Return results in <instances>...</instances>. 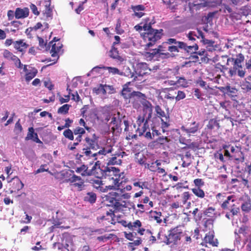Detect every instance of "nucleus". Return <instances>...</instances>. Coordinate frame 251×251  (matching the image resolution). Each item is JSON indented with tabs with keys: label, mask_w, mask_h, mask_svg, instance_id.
Returning a JSON list of instances; mask_svg holds the SVG:
<instances>
[{
	"label": "nucleus",
	"mask_w": 251,
	"mask_h": 251,
	"mask_svg": "<svg viewBox=\"0 0 251 251\" xmlns=\"http://www.w3.org/2000/svg\"><path fill=\"white\" fill-rule=\"evenodd\" d=\"M106 175L111 176L110 181H112V184L105 185L102 183L101 179L99 177L91 180V183L93 187L101 192H106L109 190L115 189L116 186L119 184L120 170L115 167H107L104 170Z\"/></svg>",
	"instance_id": "nucleus-1"
},
{
	"label": "nucleus",
	"mask_w": 251,
	"mask_h": 251,
	"mask_svg": "<svg viewBox=\"0 0 251 251\" xmlns=\"http://www.w3.org/2000/svg\"><path fill=\"white\" fill-rule=\"evenodd\" d=\"M85 141L87 147L82 149V153L87 157L94 158L96 160L98 157L102 158L103 155L111 153L113 151L112 147L109 145L100 148L95 139L86 137Z\"/></svg>",
	"instance_id": "nucleus-2"
},
{
	"label": "nucleus",
	"mask_w": 251,
	"mask_h": 251,
	"mask_svg": "<svg viewBox=\"0 0 251 251\" xmlns=\"http://www.w3.org/2000/svg\"><path fill=\"white\" fill-rule=\"evenodd\" d=\"M134 28L136 30H142L143 29L145 31L143 38L147 42L146 46L149 48L154 45L161 38L160 32L151 28L150 24L146 23L143 25H137Z\"/></svg>",
	"instance_id": "nucleus-3"
},
{
	"label": "nucleus",
	"mask_w": 251,
	"mask_h": 251,
	"mask_svg": "<svg viewBox=\"0 0 251 251\" xmlns=\"http://www.w3.org/2000/svg\"><path fill=\"white\" fill-rule=\"evenodd\" d=\"M183 236L182 230L179 226H176L169 230L167 234H163L159 232L158 238L167 245H176Z\"/></svg>",
	"instance_id": "nucleus-4"
},
{
	"label": "nucleus",
	"mask_w": 251,
	"mask_h": 251,
	"mask_svg": "<svg viewBox=\"0 0 251 251\" xmlns=\"http://www.w3.org/2000/svg\"><path fill=\"white\" fill-rule=\"evenodd\" d=\"M189 41H192L194 44L197 39H201V42L204 45H208L209 46H213L214 42L212 40L206 39L204 38L202 32L199 29H197L194 31H190L186 35Z\"/></svg>",
	"instance_id": "nucleus-5"
},
{
	"label": "nucleus",
	"mask_w": 251,
	"mask_h": 251,
	"mask_svg": "<svg viewBox=\"0 0 251 251\" xmlns=\"http://www.w3.org/2000/svg\"><path fill=\"white\" fill-rule=\"evenodd\" d=\"M165 43H167V45L171 44L177 45L179 48L184 49L187 52L190 53H195L198 50L197 43H195L192 45H188L184 42L177 41L175 39L170 38L167 40Z\"/></svg>",
	"instance_id": "nucleus-6"
},
{
	"label": "nucleus",
	"mask_w": 251,
	"mask_h": 251,
	"mask_svg": "<svg viewBox=\"0 0 251 251\" xmlns=\"http://www.w3.org/2000/svg\"><path fill=\"white\" fill-rule=\"evenodd\" d=\"M144 105V111L146 112V114H148V117L146 119L145 123L141 126H139L137 128V130L139 131V135H143L144 133L147 131V129H149L148 120L151 118L152 114L151 104L149 102H145Z\"/></svg>",
	"instance_id": "nucleus-7"
},
{
	"label": "nucleus",
	"mask_w": 251,
	"mask_h": 251,
	"mask_svg": "<svg viewBox=\"0 0 251 251\" xmlns=\"http://www.w3.org/2000/svg\"><path fill=\"white\" fill-rule=\"evenodd\" d=\"M99 169H100V163L98 161L95 163L90 170H88V167L87 166L82 165L80 167L77 168L75 171L76 173L80 174L82 176H87L98 173L97 170Z\"/></svg>",
	"instance_id": "nucleus-8"
},
{
	"label": "nucleus",
	"mask_w": 251,
	"mask_h": 251,
	"mask_svg": "<svg viewBox=\"0 0 251 251\" xmlns=\"http://www.w3.org/2000/svg\"><path fill=\"white\" fill-rule=\"evenodd\" d=\"M21 69H23V71L25 73V80L27 82L32 79L38 73V71L35 68L23 64Z\"/></svg>",
	"instance_id": "nucleus-9"
},
{
	"label": "nucleus",
	"mask_w": 251,
	"mask_h": 251,
	"mask_svg": "<svg viewBox=\"0 0 251 251\" xmlns=\"http://www.w3.org/2000/svg\"><path fill=\"white\" fill-rule=\"evenodd\" d=\"M2 54L3 56L6 59L13 61L17 67L20 69L22 68L23 64L21 63L20 60L10 51L7 50H4Z\"/></svg>",
	"instance_id": "nucleus-10"
},
{
	"label": "nucleus",
	"mask_w": 251,
	"mask_h": 251,
	"mask_svg": "<svg viewBox=\"0 0 251 251\" xmlns=\"http://www.w3.org/2000/svg\"><path fill=\"white\" fill-rule=\"evenodd\" d=\"M126 155L124 151H120L114 154L112 157L109 158L108 160L107 164L110 167V165H120L122 163V158Z\"/></svg>",
	"instance_id": "nucleus-11"
},
{
	"label": "nucleus",
	"mask_w": 251,
	"mask_h": 251,
	"mask_svg": "<svg viewBox=\"0 0 251 251\" xmlns=\"http://www.w3.org/2000/svg\"><path fill=\"white\" fill-rule=\"evenodd\" d=\"M234 233L235 234V240L237 242H240V241L241 237L240 235H239V234H242L245 238V240H246L247 241H248V238L250 234V231L247 226H242L238 229V231L235 230Z\"/></svg>",
	"instance_id": "nucleus-12"
},
{
	"label": "nucleus",
	"mask_w": 251,
	"mask_h": 251,
	"mask_svg": "<svg viewBox=\"0 0 251 251\" xmlns=\"http://www.w3.org/2000/svg\"><path fill=\"white\" fill-rule=\"evenodd\" d=\"M157 51V55L158 57L168 58L170 56V53L167 52L168 47L167 43H163L162 45H159L157 48L155 49Z\"/></svg>",
	"instance_id": "nucleus-13"
},
{
	"label": "nucleus",
	"mask_w": 251,
	"mask_h": 251,
	"mask_svg": "<svg viewBox=\"0 0 251 251\" xmlns=\"http://www.w3.org/2000/svg\"><path fill=\"white\" fill-rule=\"evenodd\" d=\"M111 195L112 196V198H109V202L110 204H107V205L109 206H114L116 209L119 208L121 204L118 201L120 200L121 197L119 196V192L117 191V192H113L110 193Z\"/></svg>",
	"instance_id": "nucleus-14"
},
{
	"label": "nucleus",
	"mask_w": 251,
	"mask_h": 251,
	"mask_svg": "<svg viewBox=\"0 0 251 251\" xmlns=\"http://www.w3.org/2000/svg\"><path fill=\"white\" fill-rule=\"evenodd\" d=\"M150 71L151 69L146 63L140 62L137 63L136 66V73L139 75H143L149 74Z\"/></svg>",
	"instance_id": "nucleus-15"
},
{
	"label": "nucleus",
	"mask_w": 251,
	"mask_h": 251,
	"mask_svg": "<svg viewBox=\"0 0 251 251\" xmlns=\"http://www.w3.org/2000/svg\"><path fill=\"white\" fill-rule=\"evenodd\" d=\"M131 8L134 12L133 16L135 17L140 18L145 15L144 11L146 7L144 5H131Z\"/></svg>",
	"instance_id": "nucleus-16"
},
{
	"label": "nucleus",
	"mask_w": 251,
	"mask_h": 251,
	"mask_svg": "<svg viewBox=\"0 0 251 251\" xmlns=\"http://www.w3.org/2000/svg\"><path fill=\"white\" fill-rule=\"evenodd\" d=\"M230 151L232 153L231 159H234L238 161H243L244 159V155L240 148L237 146L231 147Z\"/></svg>",
	"instance_id": "nucleus-17"
},
{
	"label": "nucleus",
	"mask_w": 251,
	"mask_h": 251,
	"mask_svg": "<svg viewBox=\"0 0 251 251\" xmlns=\"http://www.w3.org/2000/svg\"><path fill=\"white\" fill-rule=\"evenodd\" d=\"M29 15V9L28 8H17L15 12V16L16 19H23L27 17Z\"/></svg>",
	"instance_id": "nucleus-18"
},
{
	"label": "nucleus",
	"mask_w": 251,
	"mask_h": 251,
	"mask_svg": "<svg viewBox=\"0 0 251 251\" xmlns=\"http://www.w3.org/2000/svg\"><path fill=\"white\" fill-rule=\"evenodd\" d=\"M100 68H103L104 69L107 70L108 72L113 75H123L122 72L120 71L117 68L111 67H95L92 70V72H97Z\"/></svg>",
	"instance_id": "nucleus-19"
},
{
	"label": "nucleus",
	"mask_w": 251,
	"mask_h": 251,
	"mask_svg": "<svg viewBox=\"0 0 251 251\" xmlns=\"http://www.w3.org/2000/svg\"><path fill=\"white\" fill-rule=\"evenodd\" d=\"M203 241L205 243H209L213 246H217L218 244V240L214 238L213 231H209L205 235Z\"/></svg>",
	"instance_id": "nucleus-20"
},
{
	"label": "nucleus",
	"mask_w": 251,
	"mask_h": 251,
	"mask_svg": "<svg viewBox=\"0 0 251 251\" xmlns=\"http://www.w3.org/2000/svg\"><path fill=\"white\" fill-rule=\"evenodd\" d=\"M14 48L19 51L25 52L28 45L24 40H19L13 43Z\"/></svg>",
	"instance_id": "nucleus-21"
},
{
	"label": "nucleus",
	"mask_w": 251,
	"mask_h": 251,
	"mask_svg": "<svg viewBox=\"0 0 251 251\" xmlns=\"http://www.w3.org/2000/svg\"><path fill=\"white\" fill-rule=\"evenodd\" d=\"M233 60H234V69L237 70L242 68V63L244 60V56L242 53L238 54L236 58H233Z\"/></svg>",
	"instance_id": "nucleus-22"
},
{
	"label": "nucleus",
	"mask_w": 251,
	"mask_h": 251,
	"mask_svg": "<svg viewBox=\"0 0 251 251\" xmlns=\"http://www.w3.org/2000/svg\"><path fill=\"white\" fill-rule=\"evenodd\" d=\"M203 0H199L200 2H198L197 1H195L194 2L189 3V6L190 11L192 12H194L195 10L197 11L199 10L201 8L204 7L205 4L202 3Z\"/></svg>",
	"instance_id": "nucleus-23"
},
{
	"label": "nucleus",
	"mask_w": 251,
	"mask_h": 251,
	"mask_svg": "<svg viewBox=\"0 0 251 251\" xmlns=\"http://www.w3.org/2000/svg\"><path fill=\"white\" fill-rule=\"evenodd\" d=\"M26 140H33L36 143H41V141L38 137L37 134L34 132L33 127H31L28 128V132L26 137Z\"/></svg>",
	"instance_id": "nucleus-24"
},
{
	"label": "nucleus",
	"mask_w": 251,
	"mask_h": 251,
	"mask_svg": "<svg viewBox=\"0 0 251 251\" xmlns=\"http://www.w3.org/2000/svg\"><path fill=\"white\" fill-rule=\"evenodd\" d=\"M234 201V196L233 195L229 196L224 201L221 206L223 209H228L234 205L233 203Z\"/></svg>",
	"instance_id": "nucleus-25"
},
{
	"label": "nucleus",
	"mask_w": 251,
	"mask_h": 251,
	"mask_svg": "<svg viewBox=\"0 0 251 251\" xmlns=\"http://www.w3.org/2000/svg\"><path fill=\"white\" fill-rule=\"evenodd\" d=\"M192 125V126L191 127L188 128L182 126L181 127V130L185 132L189 135H191L192 134H194L198 129V124L196 123V122H194Z\"/></svg>",
	"instance_id": "nucleus-26"
},
{
	"label": "nucleus",
	"mask_w": 251,
	"mask_h": 251,
	"mask_svg": "<svg viewBox=\"0 0 251 251\" xmlns=\"http://www.w3.org/2000/svg\"><path fill=\"white\" fill-rule=\"evenodd\" d=\"M121 122V120L120 118L119 113H118L117 114H115L113 116L111 119V121L110 122V124L114 125V126L112 127V129L113 131L119 127Z\"/></svg>",
	"instance_id": "nucleus-27"
},
{
	"label": "nucleus",
	"mask_w": 251,
	"mask_h": 251,
	"mask_svg": "<svg viewBox=\"0 0 251 251\" xmlns=\"http://www.w3.org/2000/svg\"><path fill=\"white\" fill-rule=\"evenodd\" d=\"M157 51L155 50V49L150 50L149 51H146L144 53V56L147 60H151L158 58L157 55Z\"/></svg>",
	"instance_id": "nucleus-28"
},
{
	"label": "nucleus",
	"mask_w": 251,
	"mask_h": 251,
	"mask_svg": "<svg viewBox=\"0 0 251 251\" xmlns=\"http://www.w3.org/2000/svg\"><path fill=\"white\" fill-rule=\"evenodd\" d=\"M62 44L60 43H54L52 45L51 49L50 50V53H51V56L53 57H57V53L59 52L62 48Z\"/></svg>",
	"instance_id": "nucleus-29"
},
{
	"label": "nucleus",
	"mask_w": 251,
	"mask_h": 251,
	"mask_svg": "<svg viewBox=\"0 0 251 251\" xmlns=\"http://www.w3.org/2000/svg\"><path fill=\"white\" fill-rule=\"evenodd\" d=\"M122 95L125 99H126L131 98L132 96L133 92H131V89L128 87L127 84L124 86L122 91Z\"/></svg>",
	"instance_id": "nucleus-30"
},
{
	"label": "nucleus",
	"mask_w": 251,
	"mask_h": 251,
	"mask_svg": "<svg viewBox=\"0 0 251 251\" xmlns=\"http://www.w3.org/2000/svg\"><path fill=\"white\" fill-rule=\"evenodd\" d=\"M109 87V86L106 85H103L100 84L99 86L94 88L93 89V92L97 95L100 94H105L106 93V88Z\"/></svg>",
	"instance_id": "nucleus-31"
},
{
	"label": "nucleus",
	"mask_w": 251,
	"mask_h": 251,
	"mask_svg": "<svg viewBox=\"0 0 251 251\" xmlns=\"http://www.w3.org/2000/svg\"><path fill=\"white\" fill-rule=\"evenodd\" d=\"M142 226L141 222L137 220L134 222H129L126 225H125V226L127 227L130 230H135L136 228H139Z\"/></svg>",
	"instance_id": "nucleus-32"
},
{
	"label": "nucleus",
	"mask_w": 251,
	"mask_h": 251,
	"mask_svg": "<svg viewBox=\"0 0 251 251\" xmlns=\"http://www.w3.org/2000/svg\"><path fill=\"white\" fill-rule=\"evenodd\" d=\"M155 109L158 117H160L161 119H165V120H167L169 118V115L166 114L165 112L159 106H156Z\"/></svg>",
	"instance_id": "nucleus-33"
},
{
	"label": "nucleus",
	"mask_w": 251,
	"mask_h": 251,
	"mask_svg": "<svg viewBox=\"0 0 251 251\" xmlns=\"http://www.w3.org/2000/svg\"><path fill=\"white\" fill-rule=\"evenodd\" d=\"M170 85H174L176 84H178L183 87H186L188 86V82L186 79L184 77H180L177 79L176 83L174 82L173 81L169 82Z\"/></svg>",
	"instance_id": "nucleus-34"
},
{
	"label": "nucleus",
	"mask_w": 251,
	"mask_h": 251,
	"mask_svg": "<svg viewBox=\"0 0 251 251\" xmlns=\"http://www.w3.org/2000/svg\"><path fill=\"white\" fill-rule=\"evenodd\" d=\"M9 25H11L14 27L13 28H11L10 31L15 33L16 32L17 30H19L21 28L22 23H21L20 21H14L11 22L9 24Z\"/></svg>",
	"instance_id": "nucleus-35"
},
{
	"label": "nucleus",
	"mask_w": 251,
	"mask_h": 251,
	"mask_svg": "<svg viewBox=\"0 0 251 251\" xmlns=\"http://www.w3.org/2000/svg\"><path fill=\"white\" fill-rule=\"evenodd\" d=\"M151 218L155 220L158 224H160L162 222V214L160 212L153 211L151 212Z\"/></svg>",
	"instance_id": "nucleus-36"
},
{
	"label": "nucleus",
	"mask_w": 251,
	"mask_h": 251,
	"mask_svg": "<svg viewBox=\"0 0 251 251\" xmlns=\"http://www.w3.org/2000/svg\"><path fill=\"white\" fill-rule=\"evenodd\" d=\"M193 193L198 197L200 198H203L205 196L204 191L200 187H195L192 189Z\"/></svg>",
	"instance_id": "nucleus-37"
},
{
	"label": "nucleus",
	"mask_w": 251,
	"mask_h": 251,
	"mask_svg": "<svg viewBox=\"0 0 251 251\" xmlns=\"http://www.w3.org/2000/svg\"><path fill=\"white\" fill-rule=\"evenodd\" d=\"M85 199L91 203H94L96 200V195L93 192L88 193L85 197Z\"/></svg>",
	"instance_id": "nucleus-38"
},
{
	"label": "nucleus",
	"mask_w": 251,
	"mask_h": 251,
	"mask_svg": "<svg viewBox=\"0 0 251 251\" xmlns=\"http://www.w3.org/2000/svg\"><path fill=\"white\" fill-rule=\"evenodd\" d=\"M241 209L245 212H249L251 209V203L250 199L248 198V201L242 204Z\"/></svg>",
	"instance_id": "nucleus-39"
},
{
	"label": "nucleus",
	"mask_w": 251,
	"mask_h": 251,
	"mask_svg": "<svg viewBox=\"0 0 251 251\" xmlns=\"http://www.w3.org/2000/svg\"><path fill=\"white\" fill-rule=\"evenodd\" d=\"M241 88L246 92L251 90V83L248 81H243L241 84Z\"/></svg>",
	"instance_id": "nucleus-40"
},
{
	"label": "nucleus",
	"mask_w": 251,
	"mask_h": 251,
	"mask_svg": "<svg viewBox=\"0 0 251 251\" xmlns=\"http://www.w3.org/2000/svg\"><path fill=\"white\" fill-rule=\"evenodd\" d=\"M71 105L68 104H65L63 106H61L58 109V113L59 114H65L68 112L70 107Z\"/></svg>",
	"instance_id": "nucleus-41"
},
{
	"label": "nucleus",
	"mask_w": 251,
	"mask_h": 251,
	"mask_svg": "<svg viewBox=\"0 0 251 251\" xmlns=\"http://www.w3.org/2000/svg\"><path fill=\"white\" fill-rule=\"evenodd\" d=\"M207 127L210 129H213L215 127L218 128L219 127V123L216 119H212L209 121Z\"/></svg>",
	"instance_id": "nucleus-42"
},
{
	"label": "nucleus",
	"mask_w": 251,
	"mask_h": 251,
	"mask_svg": "<svg viewBox=\"0 0 251 251\" xmlns=\"http://www.w3.org/2000/svg\"><path fill=\"white\" fill-rule=\"evenodd\" d=\"M123 75L132 78L133 77V73H132L128 67L125 66L124 68V71L122 72Z\"/></svg>",
	"instance_id": "nucleus-43"
},
{
	"label": "nucleus",
	"mask_w": 251,
	"mask_h": 251,
	"mask_svg": "<svg viewBox=\"0 0 251 251\" xmlns=\"http://www.w3.org/2000/svg\"><path fill=\"white\" fill-rule=\"evenodd\" d=\"M109 56L114 59H118L119 55L117 49L114 47H112L110 51Z\"/></svg>",
	"instance_id": "nucleus-44"
},
{
	"label": "nucleus",
	"mask_w": 251,
	"mask_h": 251,
	"mask_svg": "<svg viewBox=\"0 0 251 251\" xmlns=\"http://www.w3.org/2000/svg\"><path fill=\"white\" fill-rule=\"evenodd\" d=\"M115 31L118 34H122L124 33V30L121 28V22L118 20L115 27Z\"/></svg>",
	"instance_id": "nucleus-45"
},
{
	"label": "nucleus",
	"mask_w": 251,
	"mask_h": 251,
	"mask_svg": "<svg viewBox=\"0 0 251 251\" xmlns=\"http://www.w3.org/2000/svg\"><path fill=\"white\" fill-rule=\"evenodd\" d=\"M73 133L74 132H73V131L71 129H68L64 131L63 135L66 138H68L70 140H73Z\"/></svg>",
	"instance_id": "nucleus-46"
},
{
	"label": "nucleus",
	"mask_w": 251,
	"mask_h": 251,
	"mask_svg": "<svg viewBox=\"0 0 251 251\" xmlns=\"http://www.w3.org/2000/svg\"><path fill=\"white\" fill-rule=\"evenodd\" d=\"M133 185L135 187H139L142 189L148 188V184L147 182H134Z\"/></svg>",
	"instance_id": "nucleus-47"
},
{
	"label": "nucleus",
	"mask_w": 251,
	"mask_h": 251,
	"mask_svg": "<svg viewBox=\"0 0 251 251\" xmlns=\"http://www.w3.org/2000/svg\"><path fill=\"white\" fill-rule=\"evenodd\" d=\"M161 128L163 132H165L167 131V128L169 126V119L165 120V119H161Z\"/></svg>",
	"instance_id": "nucleus-48"
},
{
	"label": "nucleus",
	"mask_w": 251,
	"mask_h": 251,
	"mask_svg": "<svg viewBox=\"0 0 251 251\" xmlns=\"http://www.w3.org/2000/svg\"><path fill=\"white\" fill-rule=\"evenodd\" d=\"M125 237L128 240L130 241H133L135 239L136 233L135 232H129L127 233L126 232H124Z\"/></svg>",
	"instance_id": "nucleus-49"
},
{
	"label": "nucleus",
	"mask_w": 251,
	"mask_h": 251,
	"mask_svg": "<svg viewBox=\"0 0 251 251\" xmlns=\"http://www.w3.org/2000/svg\"><path fill=\"white\" fill-rule=\"evenodd\" d=\"M185 97V94L183 91H178L177 92V96L176 97L175 96V100L176 101H178L184 99Z\"/></svg>",
	"instance_id": "nucleus-50"
},
{
	"label": "nucleus",
	"mask_w": 251,
	"mask_h": 251,
	"mask_svg": "<svg viewBox=\"0 0 251 251\" xmlns=\"http://www.w3.org/2000/svg\"><path fill=\"white\" fill-rule=\"evenodd\" d=\"M170 92L166 94L164 98L165 99H170L173 100L175 99V95L176 94V92H175L174 94L173 91L172 90H169Z\"/></svg>",
	"instance_id": "nucleus-51"
},
{
	"label": "nucleus",
	"mask_w": 251,
	"mask_h": 251,
	"mask_svg": "<svg viewBox=\"0 0 251 251\" xmlns=\"http://www.w3.org/2000/svg\"><path fill=\"white\" fill-rule=\"evenodd\" d=\"M70 99V90H69V95L64 96V98L60 97L59 100L60 102L62 104L63 103L67 102Z\"/></svg>",
	"instance_id": "nucleus-52"
},
{
	"label": "nucleus",
	"mask_w": 251,
	"mask_h": 251,
	"mask_svg": "<svg viewBox=\"0 0 251 251\" xmlns=\"http://www.w3.org/2000/svg\"><path fill=\"white\" fill-rule=\"evenodd\" d=\"M85 133V131L84 128L80 127H77L74 130V133L75 135H82Z\"/></svg>",
	"instance_id": "nucleus-53"
},
{
	"label": "nucleus",
	"mask_w": 251,
	"mask_h": 251,
	"mask_svg": "<svg viewBox=\"0 0 251 251\" xmlns=\"http://www.w3.org/2000/svg\"><path fill=\"white\" fill-rule=\"evenodd\" d=\"M120 175V173L119 174V175H118V176H120L119 175ZM119 180H120L119 179ZM120 181H119V184L118 185L116 186V187H115V189H113L112 190H116L117 191H118V192H119V196L121 197L122 194H125L126 193V191L125 190V188H119V186H120Z\"/></svg>",
	"instance_id": "nucleus-54"
},
{
	"label": "nucleus",
	"mask_w": 251,
	"mask_h": 251,
	"mask_svg": "<svg viewBox=\"0 0 251 251\" xmlns=\"http://www.w3.org/2000/svg\"><path fill=\"white\" fill-rule=\"evenodd\" d=\"M146 121L145 119V116L142 115H140L138 116L137 120V124L138 126V127L143 125Z\"/></svg>",
	"instance_id": "nucleus-55"
},
{
	"label": "nucleus",
	"mask_w": 251,
	"mask_h": 251,
	"mask_svg": "<svg viewBox=\"0 0 251 251\" xmlns=\"http://www.w3.org/2000/svg\"><path fill=\"white\" fill-rule=\"evenodd\" d=\"M140 244H141V240L140 238H138L137 240H134L132 242L129 243L128 246L130 247H133L134 246H138Z\"/></svg>",
	"instance_id": "nucleus-56"
},
{
	"label": "nucleus",
	"mask_w": 251,
	"mask_h": 251,
	"mask_svg": "<svg viewBox=\"0 0 251 251\" xmlns=\"http://www.w3.org/2000/svg\"><path fill=\"white\" fill-rule=\"evenodd\" d=\"M215 209L213 207L208 208L205 211V215L208 217H212L214 214Z\"/></svg>",
	"instance_id": "nucleus-57"
},
{
	"label": "nucleus",
	"mask_w": 251,
	"mask_h": 251,
	"mask_svg": "<svg viewBox=\"0 0 251 251\" xmlns=\"http://www.w3.org/2000/svg\"><path fill=\"white\" fill-rule=\"evenodd\" d=\"M81 178L80 176H76L75 175H73L72 177H71L69 181L71 183H75L77 182L78 181H80Z\"/></svg>",
	"instance_id": "nucleus-58"
},
{
	"label": "nucleus",
	"mask_w": 251,
	"mask_h": 251,
	"mask_svg": "<svg viewBox=\"0 0 251 251\" xmlns=\"http://www.w3.org/2000/svg\"><path fill=\"white\" fill-rule=\"evenodd\" d=\"M179 47L177 46V45H174V46H171L168 47V50H167L170 51L171 52H178V48Z\"/></svg>",
	"instance_id": "nucleus-59"
},
{
	"label": "nucleus",
	"mask_w": 251,
	"mask_h": 251,
	"mask_svg": "<svg viewBox=\"0 0 251 251\" xmlns=\"http://www.w3.org/2000/svg\"><path fill=\"white\" fill-rule=\"evenodd\" d=\"M44 86L48 88L49 90H50L52 89L53 86L52 84V83L50 80L48 79V80H45L44 82Z\"/></svg>",
	"instance_id": "nucleus-60"
},
{
	"label": "nucleus",
	"mask_w": 251,
	"mask_h": 251,
	"mask_svg": "<svg viewBox=\"0 0 251 251\" xmlns=\"http://www.w3.org/2000/svg\"><path fill=\"white\" fill-rule=\"evenodd\" d=\"M44 15L46 18H51L52 17V10L50 8H47Z\"/></svg>",
	"instance_id": "nucleus-61"
},
{
	"label": "nucleus",
	"mask_w": 251,
	"mask_h": 251,
	"mask_svg": "<svg viewBox=\"0 0 251 251\" xmlns=\"http://www.w3.org/2000/svg\"><path fill=\"white\" fill-rule=\"evenodd\" d=\"M194 182L196 185L195 187H200L203 185L204 183L201 179L197 178L194 180Z\"/></svg>",
	"instance_id": "nucleus-62"
},
{
	"label": "nucleus",
	"mask_w": 251,
	"mask_h": 251,
	"mask_svg": "<svg viewBox=\"0 0 251 251\" xmlns=\"http://www.w3.org/2000/svg\"><path fill=\"white\" fill-rule=\"evenodd\" d=\"M30 7L33 14L36 15H38L39 14V12H38L37 8L35 5L31 4L30 5Z\"/></svg>",
	"instance_id": "nucleus-63"
},
{
	"label": "nucleus",
	"mask_w": 251,
	"mask_h": 251,
	"mask_svg": "<svg viewBox=\"0 0 251 251\" xmlns=\"http://www.w3.org/2000/svg\"><path fill=\"white\" fill-rule=\"evenodd\" d=\"M226 91L227 92H229L233 94H235L237 90L235 88L233 87H231L230 86H227L225 88Z\"/></svg>",
	"instance_id": "nucleus-64"
}]
</instances>
